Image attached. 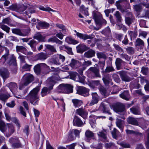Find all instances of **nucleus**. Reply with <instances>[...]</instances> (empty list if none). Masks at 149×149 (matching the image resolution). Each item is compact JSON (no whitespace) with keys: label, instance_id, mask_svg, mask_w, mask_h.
I'll return each instance as SVG.
<instances>
[{"label":"nucleus","instance_id":"obj_28","mask_svg":"<svg viewBox=\"0 0 149 149\" xmlns=\"http://www.w3.org/2000/svg\"><path fill=\"white\" fill-rule=\"evenodd\" d=\"M9 88L13 93H15L17 88V85L15 83L11 82L8 84Z\"/></svg>","mask_w":149,"mask_h":149},{"label":"nucleus","instance_id":"obj_11","mask_svg":"<svg viewBox=\"0 0 149 149\" xmlns=\"http://www.w3.org/2000/svg\"><path fill=\"white\" fill-rule=\"evenodd\" d=\"M10 57V56L9 50L8 48H6V52L5 54L3 55L0 60V61L2 62L3 63L6 61L7 62L8 61Z\"/></svg>","mask_w":149,"mask_h":149},{"label":"nucleus","instance_id":"obj_33","mask_svg":"<svg viewBox=\"0 0 149 149\" xmlns=\"http://www.w3.org/2000/svg\"><path fill=\"white\" fill-rule=\"evenodd\" d=\"M65 41L68 43L74 45L77 44L79 42L78 41L73 39L70 37L66 38Z\"/></svg>","mask_w":149,"mask_h":149},{"label":"nucleus","instance_id":"obj_42","mask_svg":"<svg viewBox=\"0 0 149 149\" xmlns=\"http://www.w3.org/2000/svg\"><path fill=\"white\" fill-rule=\"evenodd\" d=\"M97 134L100 137L104 139H105L107 138V132L105 130H103L97 133Z\"/></svg>","mask_w":149,"mask_h":149},{"label":"nucleus","instance_id":"obj_40","mask_svg":"<svg viewBox=\"0 0 149 149\" xmlns=\"http://www.w3.org/2000/svg\"><path fill=\"white\" fill-rule=\"evenodd\" d=\"M75 136L74 135L72 131L70 130L68 135V140L69 141H72L75 139Z\"/></svg>","mask_w":149,"mask_h":149},{"label":"nucleus","instance_id":"obj_13","mask_svg":"<svg viewBox=\"0 0 149 149\" xmlns=\"http://www.w3.org/2000/svg\"><path fill=\"white\" fill-rule=\"evenodd\" d=\"M91 95L92 99L89 104L90 106L97 104L98 102L100 99V97L96 93H93Z\"/></svg>","mask_w":149,"mask_h":149},{"label":"nucleus","instance_id":"obj_5","mask_svg":"<svg viewBox=\"0 0 149 149\" xmlns=\"http://www.w3.org/2000/svg\"><path fill=\"white\" fill-rule=\"evenodd\" d=\"M122 81L129 82L132 81L133 79V77H130L124 71H120L118 72Z\"/></svg>","mask_w":149,"mask_h":149},{"label":"nucleus","instance_id":"obj_23","mask_svg":"<svg viewBox=\"0 0 149 149\" xmlns=\"http://www.w3.org/2000/svg\"><path fill=\"white\" fill-rule=\"evenodd\" d=\"M8 130L6 133V135L7 137H9L13 134L15 131V128L11 124H9L8 125Z\"/></svg>","mask_w":149,"mask_h":149},{"label":"nucleus","instance_id":"obj_45","mask_svg":"<svg viewBox=\"0 0 149 149\" xmlns=\"http://www.w3.org/2000/svg\"><path fill=\"white\" fill-rule=\"evenodd\" d=\"M127 53L130 54H132L134 53V49L133 47H131L127 46L125 47Z\"/></svg>","mask_w":149,"mask_h":149},{"label":"nucleus","instance_id":"obj_60","mask_svg":"<svg viewBox=\"0 0 149 149\" xmlns=\"http://www.w3.org/2000/svg\"><path fill=\"white\" fill-rule=\"evenodd\" d=\"M78 74L77 72H73L70 74V77L71 79L77 81V76H78Z\"/></svg>","mask_w":149,"mask_h":149},{"label":"nucleus","instance_id":"obj_9","mask_svg":"<svg viewBox=\"0 0 149 149\" xmlns=\"http://www.w3.org/2000/svg\"><path fill=\"white\" fill-rule=\"evenodd\" d=\"M134 17L131 12L127 13L125 17V22L128 26H130L133 22Z\"/></svg>","mask_w":149,"mask_h":149},{"label":"nucleus","instance_id":"obj_44","mask_svg":"<svg viewBox=\"0 0 149 149\" xmlns=\"http://www.w3.org/2000/svg\"><path fill=\"white\" fill-rule=\"evenodd\" d=\"M32 66V65L28 64L26 63L22 66V69L24 71H30Z\"/></svg>","mask_w":149,"mask_h":149},{"label":"nucleus","instance_id":"obj_43","mask_svg":"<svg viewBox=\"0 0 149 149\" xmlns=\"http://www.w3.org/2000/svg\"><path fill=\"white\" fill-rule=\"evenodd\" d=\"M12 32L13 33L20 36H26L25 34L23 33L21 30L19 29H12Z\"/></svg>","mask_w":149,"mask_h":149},{"label":"nucleus","instance_id":"obj_1","mask_svg":"<svg viewBox=\"0 0 149 149\" xmlns=\"http://www.w3.org/2000/svg\"><path fill=\"white\" fill-rule=\"evenodd\" d=\"M39 90V88L36 87L31 91L26 97L27 100L33 105L36 106L38 104L40 99L38 93Z\"/></svg>","mask_w":149,"mask_h":149},{"label":"nucleus","instance_id":"obj_12","mask_svg":"<svg viewBox=\"0 0 149 149\" xmlns=\"http://www.w3.org/2000/svg\"><path fill=\"white\" fill-rule=\"evenodd\" d=\"M74 31L76 32V35L77 37L84 40L87 39H92L94 38V37L93 36V35L92 34L90 35H88L86 34H84L77 32L75 30Z\"/></svg>","mask_w":149,"mask_h":149},{"label":"nucleus","instance_id":"obj_30","mask_svg":"<svg viewBox=\"0 0 149 149\" xmlns=\"http://www.w3.org/2000/svg\"><path fill=\"white\" fill-rule=\"evenodd\" d=\"M123 62V61L120 58H116L115 63L116 68L118 70H119L121 69L122 63Z\"/></svg>","mask_w":149,"mask_h":149},{"label":"nucleus","instance_id":"obj_3","mask_svg":"<svg viewBox=\"0 0 149 149\" xmlns=\"http://www.w3.org/2000/svg\"><path fill=\"white\" fill-rule=\"evenodd\" d=\"M24 82L21 84L19 87L20 89H21L24 86L28 85L29 83L34 80V77L33 76L29 73L25 74L23 77Z\"/></svg>","mask_w":149,"mask_h":149},{"label":"nucleus","instance_id":"obj_20","mask_svg":"<svg viewBox=\"0 0 149 149\" xmlns=\"http://www.w3.org/2000/svg\"><path fill=\"white\" fill-rule=\"evenodd\" d=\"M70 65L73 69H75L80 66V63L79 61L72 58Z\"/></svg>","mask_w":149,"mask_h":149},{"label":"nucleus","instance_id":"obj_6","mask_svg":"<svg viewBox=\"0 0 149 149\" xmlns=\"http://www.w3.org/2000/svg\"><path fill=\"white\" fill-rule=\"evenodd\" d=\"M49 83L50 84V86L48 88L47 87H44L42 90L41 95L42 97H44L48 94L50 93V91L53 88V86L54 84V82L53 81H50Z\"/></svg>","mask_w":149,"mask_h":149},{"label":"nucleus","instance_id":"obj_35","mask_svg":"<svg viewBox=\"0 0 149 149\" xmlns=\"http://www.w3.org/2000/svg\"><path fill=\"white\" fill-rule=\"evenodd\" d=\"M76 48L77 52L81 53H83L88 49L87 47L85 45H83L81 47H77Z\"/></svg>","mask_w":149,"mask_h":149},{"label":"nucleus","instance_id":"obj_48","mask_svg":"<svg viewBox=\"0 0 149 149\" xmlns=\"http://www.w3.org/2000/svg\"><path fill=\"white\" fill-rule=\"evenodd\" d=\"M56 26L59 28L61 29V31H62L63 33L65 34L66 32L65 27V26L62 24H56Z\"/></svg>","mask_w":149,"mask_h":149},{"label":"nucleus","instance_id":"obj_19","mask_svg":"<svg viewBox=\"0 0 149 149\" xmlns=\"http://www.w3.org/2000/svg\"><path fill=\"white\" fill-rule=\"evenodd\" d=\"M116 126L120 129L122 132L125 125L124 121L118 118L116 119Z\"/></svg>","mask_w":149,"mask_h":149},{"label":"nucleus","instance_id":"obj_39","mask_svg":"<svg viewBox=\"0 0 149 149\" xmlns=\"http://www.w3.org/2000/svg\"><path fill=\"white\" fill-rule=\"evenodd\" d=\"M36 58L38 60H45L47 58V56L45 54L41 53L37 54Z\"/></svg>","mask_w":149,"mask_h":149},{"label":"nucleus","instance_id":"obj_4","mask_svg":"<svg viewBox=\"0 0 149 149\" xmlns=\"http://www.w3.org/2000/svg\"><path fill=\"white\" fill-rule=\"evenodd\" d=\"M93 18L96 24L100 25L102 24H105L107 23L106 20L103 19L102 15L96 11H93L92 13Z\"/></svg>","mask_w":149,"mask_h":149},{"label":"nucleus","instance_id":"obj_61","mask_svg":"<svg viewBox=\"0 0 149 149\" xmlns=\"http://www.w3.org/2000/svg\"><path fill=\"white\" fill-rule=\"evenodd\" d=\"M16 51L17 52H20L22 50H26V49L22 46H16Z\"/></svg>","mask_w":149,"mask_h":149},{"label":"nucleus","instance_id":"obj_22","mask_svg":"<svg viewBox=\"0 0 149 149\" xmlns=\"http://www.w3.org/2000/svg\"><path fill=\"white\" fill-rule=\"evenodd\" d=\"M95 51L92 49H90L85 53L84 56L87 58H91L95 56Z\"/></svg>","mask_w":149,"mask_h":149},{"label":"nucleus","instance_id":"obj_56","mask_svg":"<svg viewBox=\"0 0 149 149\" xmlns=\"http://www.w3.org/2000/svg\"><path fill=\"white\" fill-rule=\"evenodd\" d=\"M118 54L121 58H125L126 60L128 61L130 59V57L126 53L120 54L119 53Z\"/></svg>","mask_w":149,"mask_h":149},{"label":"nucleus","instance_id":"obj_54","mask_svg":"<svg viewBox=\"0 0 149 149\" xmlns=\"http://www.w3.org/2000/svg\"><path fill=\"white\" fill-rule=\"evenodd\" d=\"M97 58L99 59L103 58L106 59L107 57L106 55L102 52H98L97 53Z\"/></svg>","mask_w":149,"mask_h":149},{"label":"nucleus","instance_id":"obj_8","mask_svg":"<svg viewBox=\"0 0 149 149\" xmlns=\"http://www.w3.org/2000/svg\"><path fill=\"white\" fill-rule=\"evenodd\" d=\"M10 143H12L13 147L15 148H21L22 145L18 139L11 138L9 139Z\"/></svg>","mask_w":149,"mask_h":149},{"label":"nucleus","instance_id":"obj_38","mask_svg":"<svg viewBox=\"0 0 149 149\" xmlns=\"http://www.w3.org/2000/svg\"><path fill=\"white\" fill-rule=\"evenodd\" d=\"M6 130L7 128L4 122L2 120H0V130L4 133Z\"/></svg>","mask_w":149,"mask_h":149},{"label":"nucleus","instance_id":"obj_27","mask_svg":"<svg viewBox=\"0 0 149 149\" xmlns=\"http://www.w3.org/2000/svg\"><path fill=\"white\" fill-rule=\"evenodd\" d=\"M90 71L93 73L96 77H100V75L99 74V70L96 67H91L90 69Z\"/></svg>","mask_w":149,"mask_h":149},{"label":"nucleus","instance_id":"obj_36","mask_svg":"<svg viewBox=\"0 0 149 149\" xmlns=\"http://www.w3.org/2000/svg\"><path fill=\"white\" fill-rule=\"evenodd\" d=\"M135 46H138L142 48L144 46V42L142 40L138 38L136 40Z\"/></svg>","mask_w":149,"mask_h":149},{"label":"nucleus","instance_id":"obj_62","mask_svg":"<svg viewBox=\"0 0 149 149\" xmlns=\"http://www.w3.org/2000/svg\"><path fill=\"white\" fill-rule=\"evenodd\" d=\"M79 79L77 80V81H79L81 83L84 84L85 82V77L84 76L81 75V76L78 75V76Z\"/></svg>","mask_w":149,"mask_h":149},{"label":"nucleus","instance_id":"obj_7","mask_svg":"<svg viewBox=\"0 0 149 149\" xmlns=\"http://www.w3.org/2000/svg\"><path fill=\"white\" fill-rule=\"evenodd\" d=\"M89 90L83 86H79L77 90V93L85 97L89 95Z\"/></svg>","mask_w":149,"mask_h":149},{"label":"nucleus","instance_id":"obj_26","mask_svg":"<svg viewBox=\"0 0 149 149\" xmlns=\"http://www.w3.org/2000/svg\"><path fill=\"white\" fill-rule=\"evenodd\" d=\"M38 42L34 40H30L28 43V45L30 46L32 50L34 52L36 51V46L38 44Z\"/></svg>","mask_w":149,"mask_h":149},{"label":"nucleus","instance_id":"obj_46","mask_svg":"<svg viewBox=\"0 0 149 149\" xmlns=\"http://www.w3.org/2000/svg\"><path fill=\"white\" fill-rule=\"evenodd\" d=\"M101 33L107 36H109L111 34L110 30L109 27H107L102 30Z\"/></svg>","mask_w":149,"mask_h":149},{"label":"nucleus","instance_id":"obj_57","mask_svg":"<svg viewBox=\"0 0 149 149\" xmlns=\"http://www.w3.org/2000/svg\"><path fill=\"white\" fill-rule=\"evenodd\" d=\"M126 132L127 134H135L138 135L139 136H141L142 135V134L141 133L138 132H135V131L132 130H126Z\"/></svg>","mask_w":149,"mask_h":149},{"label":"nucleus","instance_id":"obj_64","mask_svg":"<svg viewBox=\"0 0 149 149\" xmlns=\"http://www.w3.org/2000/svg\"><path fill=\"white\" fill-rule=\"evenodd\" d=\"M99 90L101 93L103 95H104L106 93V90L104 87L101 86L99 88Z\"/></svg>","mask_w":149,"mask_h":149},{"label":"nucleus","instance_id":"obj_51","mask_svg":"<svg viewBox=\"0 0 149 149\" xmlns=\"http://www.w3.org/2000/svg\"><path fill=\"white\" fill-rule=\"evenodd\" d=\"M112 77L115 82L117 83H120L121 81L119 76L116 73L112 74Z\"/></svg>","mask_w":149,"mask_h":149},{"label":"nucleus","instance_id":"obj_55","mask_svg":"<svg viewBox=\"0 0 149 149\" xmlns=\"http://www.w3.org/2000/svg\"><path fill=\"white\" fill-rule=\"evenodd\" d=\"M0 28L7 33H9L10 31V28L5 25H1L0 26Z\"/></svg>","mask_w":149,"mask_h":149},{"label":"nucleus","instance_id":"obj_59","mask_svg":"<svg viewBox=\"0 0 149 149\" xmlns=\"http://www.w3.org/2000/svg\"><path fill=\"white\" fill-rule=\"evenodd\" d=\"M71 130L72 131L74 134V136H75V138H76V137H78L79 138L80 131L77 129H73Z\"/></svg>","mask_w":149,"mask_h":149},{"label":"nucleus","instance_id":"obj_25","mask_svg":"<svg viewBox=\"0 0 149 149\" xmlns=\"http://www.w3.org/2000/svg\"><path fill=\"white\" fill-rule=\"evenodd\" d=\"M0 74L1 76L4 80L9 77V72L8 71V70L6 68L1 70Z\"/></svg>","mask_w":149,"mask_h":149},{"label":"nucleus","instance_id":"obj_37","mask_svg":"<svg viewBox=\"0 0 149 149\" xmlns=\"http://www.w3.org/2000/svg\"><path fill=\"white\" fill-rule=\"evenodd\" d=\"M6 130L7 128L4 122L2 120H0V130L4 133Z\"/></svg>","mask_w":149,"mask_h":149},{"label":"nucleus","instance_id":"obj_50","mask_svg":"<svg viewBox=\"0 0 149 149\" xmlns=\"http://www.w3.org/2000/svg\"><path fill=\"white\" fill-rule=\"evenodd\" d=\"M10 95L7 94H0V100L5 101L9 97Z\"/></svg>","mask_w":149,"mask_h":149},{"label":"nucleus","instance_id":"obj_32","mask_svg":"<svg viewBox=\"0 0 149 149\" xmlns=\"http://www.w3.org/2000/svg\"><path fill=\"white\" fill-rule=\"evenodd\" d=\"M130 111L133 114L135 115H140L141 113L140 109L139 108L133 107L130 109Z\"/></svg>","mask_w":149,"mask_h":149},{"label":"nucleus","instance_id":"obj_16","mask_svg":"<svg viewBox=\"0 0 149 149\" xmlns=\"http://www.w3.org/2000/svg\"><path fill=\"white\" fill-rule=\"evenodd\" d=\"M44 66L45 67H48L45 63H41L35 65L34 68V72L37 75L39 74L41 71V69L40 68L41 66Z\"/></svg>","mask_w":149,"mask_h":149},{"label":"nucleus","instance_id":"obj_34","mask_svg":"<svg viewBox=\"0 0 149 149\" xmlns=\"http://www.w3.org/2000/svg\"><path fill=\"white\" fill-rule=\"evenodd\" d=\"M34 38L37 39L40 42L45 41V37L42 36L40 33L36 34L34 36Z\"/></svg>","mask_w":149,"mask_h":149},{"label":"nucleus","instance_id":"obj_21","mask_svg":"<svg viewBox=\"0 0 149 149\" xmlns=\"http://www.w3.org/2000/svg\"><path fill=\"white\" fill-rule=\"evenodd\" d=\"M128 123L134 125H138L139 123L136 118L132 117H129L127 119Z\"/></svg>","mask_w":149,"mask_h":149},{"label":"nucleus","instance_id":"obj_17","mask_svg":"<svg viewBox=\"0 0 149 149\" xmlns=\"http://www.w3.org/2000/svg\"><path fill=\"white\" fill-rule=\"evenodd\" d=\"M102 80L105 85H107L110 83H111V85L113 84L111 75L109 74H107L105 75L103 77Z\"/></svg>","mask_w":149,"mask_h":149},{"label":"nucleus","instance_id":"obj_41","mask_svg":"<svg viewBox=\"0 0 149 149\" xmlns=\"http://www.w3.org/2000/svg\"><path fill=\"white\" fill-rule=\"evenodd\" d=\"M123 0H119L116 2V5L118 9L120 10L122 13H123L125 10L122 8L120 3L122 2Z\"/></svg>","mask_w":149,"mask_h":149},{"label":"nucleus","instance_id":"obj_63","mask_svg":"<svg viewBox=\"0 0 149 149\" xmlns=\"http://www.w3.org/2000/svg\"><path fill=\"white\" fill-rule=\"evenodd\" d=\"M13 122L15 123L16 125L18 127V129H19L21 127L20 123L19 120L15 117H14L13 118Z\"/></svg>","mask_w":149,"mask_h":149},{"label":"nucleus","instance_id":"obj_53","mask_svg":"<svg viewBox=\"0 0 149 149\" xmlns=\"http://www.w3.org/2000/svg\"><path fill=\"white\" fill-rule=\"evenodd\" d=\"M134 10L137 12H139L142 9V6L141 4H136L134 6Z\"/></svg>","mask_w":149,"mask_h":149},{"label":"nucleus","instance_id":"obj_47","mask_svg":"<svg viewBox=\"0 0 149 149\" xmlns=\"http://www.w3.org/2000/svg\"><path fill=\"white\" fill-rule=\"evenodd\" d=\"M114 15L116 18L117 21L119 22H121L122 18L120 13L118 11H117Z\"/></svg>","mask_w":149,"mask_h":149},{"label":"nucleus","instance_id":"obj_18","mask_svg":"<svg viewBox=\"0 0 149 149\" xmlns=\"http://www.w3.org/2000/svg\"><path fill=\"white\" fill-rule=\"evenodd\" d=\"M120 96L122 98L127 101L130 98V96L128 90L124 91L120 95Z\"/></svg>","mask_w":149,"mask_h":149},{"label":"nucleus","instance_id":"obj_49","mask_svg":"<svg viewBox=\"0 0 149 149\" xmlns=\"http://www.w3.org/2000/svg\"><path fill=\"white\" fill-rule=\"evenodd\" d=\"M85 136L87 138H92L94 136V133L89 130H87L86 132Z\"/></svg>","mask_w":149,"mask_h":149},{"label":"nucleus","instance_id":"obj_31","mask_svg":"<svg viewBox=\"0 0 149 149\" xmlns=\"http://www.w3.org/2000/svg\"><path fill=\"white\" fill-rule=\"evenodd\" d=\"M72 102L74 106L75 107H80L83 104V102L82 100L77 99H72Z\"/></svg>","mask_w":149,"mask_h":149},{"label":"nucleus","instance_id":"obj_52","mask_svg":"<svg viewBox=\"0 0 149 149\" xmlns=\"http://www.w3.org/2000/svg\"><path fill=\"white\" fill-rule=\"evenodd\" d=\"M47 49L50 50L52 52H56V50L55 48L52 45H45Z\"/></svg>","mask_w":149,"mask_h":149},{"label":"nucleus","instance_id":"obj_14","mask_svg":"<svg viewBox=\"0 0 149 149\" xmlns=\"http://www.w3.org/2000/svg\"><path fill=\"white\" fill-rule=\"evenodd\" d=\"M76 113L77 114L83 118L84 119L87 118L88 113L85 110L82 108H80L77 109Z\"/></svg>","mask_w":149,"mask_h":149},{"label":"nucleus","instance_id":"obj_29","mask_svg":"<svg viewBox=\"0 0 149 149\" xmlns=\"http://www.w3.org/2000/svg\"><path fill=\"white\" fill-rule=\"evenodd\" d=\"M10 65H14L16 66V60L14 55H12L10 56V58L7 63Z\"/></svg>","mask_w":149,"mask_h":149},{"label":"nucleus","instance_id":"obj_58","mask_svg":"<svg viewBox=\"0 0 149 149\" xmlns=\"http://www.w3.org/2000/svg\"><path fill=\"white\" fill-rule=\"evenodd\" d=\"M38 24L40 26L46 28H48L49 26V24L45 22H39Z\"/></svg>","mask_w":149,"mask_h":149},{"label":"nucleus","instance_id":"obj_2","mask_svg":"<svg viewBox=\"0 0 149 149\" xmlns=\"http://www.w3.org/2000/svg\"><path fill=\"white\" fill-rule=\"evenodd\" d=\"M73 86L70 84H62L57 87V91L60 93H70L73 92Z\"/></svg>","mask_w":149,"mask_h":149},{"label":"nucleus","instance_id":"obj_24","mask_svg":"<svg viewBox=\"0 0 149 149\" xmlns=\"http://www.w3.org/2000/svg\"><path fill=\"white\" fill-rule=\"evenodd\" d=\"M99 108L100 109H102L103 113H107L109 115H111V113L110 112L109 110L107 108L106 105L103 102L101 103Z\"/></svg>","mask_w":149,"mask_h":149},{"label":"nucleus","instance_id":"obj_15","mask_svg":"<svg viewBox=\"0 0 149 149\" xmlns=\"http://www.w3.org/2000/svg\"><path fill=\"white\" fill-rule=\"evenodd\" d=\"M73 123L74 125L78 127L82 126L84 125V123L77 116H75L74 117Z\"/></svg>","mask_w":149,"mask_h":149},{"label":"nucleus","instance_id":"obj_10","mask_svg":"<svg viewBox=\"0 0 149 149\" xmlns=\"http://www.w3.org/2000/svg\"><path fill=\"white\" fill-rule=\"evenodd\" d=\"M125 106L121 103L116 104L113 106L114 111L117 112L123 111L125 109Z\"/></svg>","mask_w":149,"mask_h":149}]
</instances>
